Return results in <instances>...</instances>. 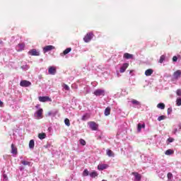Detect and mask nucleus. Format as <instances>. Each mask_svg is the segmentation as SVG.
Wrapping results in <instances>:
<instances>
[{
    "mask_svg": "<svg viewBox=\"0 0 181 181\" xmlns=\"http://www.w3.org/2000/svg\"><path fill=\"white\" fill-rule=\"evenodd\" d=\"M93 37H94V35L93 33H88L86 35H85L83 37L84 42L89 43L90 40H92Z\"/></svg>",
    "mask_w": 181,
    "mask_h": 181,
    "instance_id": "1",
    "label": "nucleus"
},
{
    "mask_svg": "<svg viewBox=\"0 0 181 181\" xmlns=\"http://www.w3.org/2000/svg\"><path fill=\"white\" fill-rule=\"evenodd\" d=\"M38 100L41 103H46V102H52V98L49 96H40L38 97Z\"/></svg>",
    "mask_w": 181,
    "mask_h": 181,
    "instance_id": "2",
    "label": "nucleus"
},
{
    "mask_svg": "<svg viewBox=\"0 0 181 181\" xmlns=\"http://www.w3.org/2000/svg\"><path fill=\"white\" fill-rule=\"evenodd\" d=\"M88 125H89L90 129L92 131H97L98 125L97 124V123L94 122H88Z\"/></svg>",
    "mask_w": 181,
    "mask_h": 181,
    "instance_id": "3",
    "label": "nucleus"
},
{
    "mask_svg": "<svg viewBox=\"0 0 181 181\" xmlns=\"http://www.w3.org/2000/svg\"><path fill=\"white\" fill-rule=\"evenodd\" d=\"M93 94L96 96H104L105 95V90L101 89H97L94 91Z\"/></svg>",
    "mask_w": 181,
    "mask_h": 181,
    "instance_id": "4",
    "label": "nucleus"
},
{
    "mask_svg": "<svg viewBox=\"0 0 181 181\" xmlns=\"http://www.w3.org/2000/svg\"><path fill=\"white\" fill-rule=\"evenodd\" d=\"M21 87H30L31 86V82L27 81V80H23L21 81L20 83Z\"/></svg>",
    "mask_w": 181,
    "mask_h": 181,
    "instance_id": "5",
    "label": "nucleus"
},
{
    "mask_svg": "<svg viewBox=\"0 0 181 181\" xmlns=\"http://www.w3.org/2000/svg\"><path fill=\"white\" fill-rule=\"evenodd\" d=\"M29 55L33 57H38L40 55L39 52L37 51L35 49H32L28 52Z\"/></svg>",
    "mask_w": 181,
    "mask_h": 181,
    "instance_id": "6",
    "label": "nucleus"
},
{
    "mask_svg": "<svg viewBox=\"0 0 181 181\" xmlns=\"http://www.w3.org/2000/svg\"><path fill=\"white\" fill-rule=\"evenodd\" d=\"M55 49V47L52 46V45H48V46H45V47H43V53H47L49 51H52L53 49Z\"/></svg>",
    "mask_w": 181,
    "mask_h": 181,
    "instance_id": "7",
    "label": "nucleus"
},
{
    "mask_svg": "<svg viewBox=\"0 0 181 181\" xmlns=\"http://www.w3.org/2000/svg\"><path fill=\"white\" fill-rule=\"evenodd\" d=\"M56 67L55 66H49L48 69V73L49 75L54 76L56 74Z\"/></svg>",
    "mask_w": 181,
    "mask_h": 181,
    "instance_id": "8",
    "label": "nucleus"
},
{
    "mask_svg": "<svg viewBox=\"0 0 181 181\" xmlns=\"http://www.w3.org/2000/svg\"><path fill=\"white\" fill-rule=\"evenodd\" d=\"M132 175L134 176L135 180L141 181V175L136 172L132 173Z\"/></svg>",
    "mask_w": 181,
    "mask_h": 181,
    "instance_id": "9",
    "label": "nucleus"
},
{
    "mask_svg": "<svg viewBox=\"0 0 181 181\" xmlns=\"http://www.w3.org/2000/svg\"><path fill=\"white\" fill-rule=\"evenodd\" d=\"M129 66V64L128 63L123 64L122 67L120 68V73H124Z\"/></svg>",
    "mask_w": 181,
    "mask_h": 181,
    "instance_id": "10",
    "label": "nucleus"
},
{
    "mask_svg": "<svg viewBox=\"0 0 181 181\" xmlns=\"http://www.w3.org/2000/svg\"><path fill=\"white\" fill-rule=\"evenodd\" d=\"M173 78H175L176 80L180 78L181 76V71L180 70H177L176 71H175L173 74Z\"/></svg>",
    "mask_w": 181,
    "mask_h": 181,
    "instance_id": "11",
    "label": "nucleus"
},
{
    "mask_svg": "<svg viewBox=\"0 0 181 181\" xmlns=\"http://www.w3.org/2000/svg\"><path fill=\"white\" fill-rule=\"evenodd\" d=\"M11 153L13 155H17L18 153V148L13 144H11Z\"/></svg>",
    "mask_w": 181,
    "mask_h": 181,
    "instance_id": "12",
    "label": "nucleus"
},
{
    "mask_svg": "<svg viewBox=\"0 0 181 181\" xmlns=\"http://www.w3.org/2000/svg\"><path fill=\"white\" fill-rule=\"evenodd\" d=\"M108 168V165L107 164H100L98 165V170H105Z\"/></svg>",
    "mask_w": 181,
    "mask_h": 181,
    "instance_id": "13",
    "label": "nucleus"
},
{
    "mask_svg": "<svg viewBox=\"0 0 181 181\" xmlns=\"http://www.w3.org/2000/svg\"><path fill=\"white\" fill-rule=\"evenodd\" d=\"M35 114L36 117H37L38 118H42V115H43V109H39L37 111L35 112Z\"/></svg>",
    "mask_w": 181,
    "mask_h": 181,
    "instance_id": "14",
    "label": "nucleus"
},
{
    "mask_svg": "<svg viewBox=\"0 0 181 181\" xmlns=\"http://www.w3.org/2000/svg\"><path fill=\"white\" fill-rule=\"evenodd\" d=\"M123 58H124L126 59H133L134 55L130 54L129 53H124V54H123Z\"/></svg>",
    "mask_w": 181,
    "mask_h": 181,
    "instance_id": "15",
    "label": "nucleus"
},
{
    "mask_svg": "<svg viewBox=\"0 0 181 181\" xmlns=\"http://www.w3.org/2000/svg\"><path fill=\"white\" fill-rule=\"evenodd\" d=\"M154 72V71L152 69H146L145 71V75L146 76H150L152 75V74Z\"/></svg>",
    "mask_w": 181,
    "mask_h": 181,
    "instance_id": "16",
    "label": "nucleus"
},
{
    "mask_svg": "<svg viewBox=\"0 0 181 181\" xmlns=\"http://www.w3.org/2000/svg\"><path fill=\"white\" fill-rule=\"evenodd\" d=\"M110 112H111V108L110 107H107V108L105 109V116H108L110 115Z\"/></svg>",
    "mask_w": 181,
    "mask_h": 181,
    "instance_id": "17",
    "label": "nucleus"
},
{
    "mask_svg": "<svg viewBox=\"0 0 181 181\" xmlns=\"http://www.w3.org/2000/svg\"><path fill=\"white\" fill-rule=\"evenodd\" d=\"M71 51V48L69 47L64 50L63 53L60 54L61 56L68 54Z\"/></svg>",
    "mask_w": 181,
    "mask_h": 181,
    "instance_id": "18",
    "label": "nucleus"
},
{
    "mask_svg": "<svg viewBox=\"0 0 181 181\" xmlns=\"http://www.w3.org/2000/svg\"><path fill=\"white\" fill-rule=\"evenodd\" d=\"M90 115L88 113H86L85 115H83V117H81V120L83 121H86L87 119H88L90 118Z\"/></svg>",
    "mask_w": 181,
    "mask_h": 181,
    "instance_id": "19",
    "label": "nucleus"
},
{
    "mask_svg": "<svg viewBox=\"0 0 181 181\" xmlns=\"http://www.w3.org/2000/svg\"><path fill=\"white\" fill-rule=\"evenodd\" d=\"M107 155L108 156V157H114L115 156V153H113V151L110 149L107 150Z\"/></svg>",
    "mask_w": 181,
    "mask_h": 181,
    "instance_id": "20",
    "label": "nucleus"
},
{
    "mask_svg": "<svg viewBox=\"0 0 181 181\" xmlns=\"http://www.w3.org/2000/svg\"><path fill=\"white\" fill-rule=\"evenodd\" d=\"M35 147V141L34 140H30L29 141V148L31 149H33Z\"/></svg>",
    "mask_w": 181,
    "mask_h": 181,
    "instance_id": "21",
    "label": "nucleus"
},
{
    "mask_svg": "<svg viewBox=\"0 0 181 181\" xmlns=\"http://www.w3.org/2000/svg\"><path fill=\"white\" fill-rule=\"evenodd\" d=\"M89 175H90V177L92 178H95L98 175V174L96 171H93V172L90 173Z\"/></svg>",
    "mask_w": 181,
    "mask_h": 181,
    "instance_id": "22",
    "label": "nucleus"
},
{
    "mask_svg": "<svg viewBox=\"0 0 181 181\" xmlns=\"http://www.w3.org/2000/svg\"><path fill=\"white\" fill-rule=\"evenodd\" d=\"M38 139H41V140L45 139H46V134H45V133L39 134H38Z\"/></svg>",
    "mask_w": 181,
    "mask_h": 181,
    "instance_id": "23",
    "label": "nucleus"
},
{
    "mask_svg": "<svg viewBox=\"0 0 181 181\" xmlns=\"http://www.w3.org/2000/svg\"><path fill=\"white\" fill-rule=\"evenodd\" d=\"M165 107V105L162 103L157 104V108H160V110H164Z\"/></svg>",
    "mask_w": 181,
    "mask_h": 181,
    "instance_id": "24",
    "label": "nucleus"
},
{
    "mask_svg": "<svg viewBox=\"0 0 181 181\" xmlns=\"http://www.w3.org/2000/svg\"><path fill=\"white\" fill-rule=\"evenodd\" d=\"M132 103L133 105H136V106H140V105H141V103L139 102V101L136 100H134V99H133V100H132Z\"/></svg>",
    "mask_w": 181,
    "mask_h": 181,
    "instance_id": "25",
    "label": "nucleus"
},
{
    "mask_svg": "<svg viewBox=\"0 0 181 181\" xmlns=\"http://www.w3.org/2000/svg\"><path fill=\"white\" fill-rule=\"evenodd\" d=\"M21 163L23 165H25V166H30V161H25V160H22L21 161Z\"/></svg>",
    "mask_w": 181,
    "mask_h": 181,
    "instance_id": "26",
    "label": "nucleus"
},
{
    "mask_svg": "<svg viewBox=\"0 0 181 181\" xmlns=\"http://www.w3.org/2000/svg\"><path fill=\"white\" fill-rule=\"evenodd\" d=\"M167 177H168V180L172 181L173 177L172 173H168Z\"/></svg>",
    "mask_w": 181,
    "mask_h": 181,
    "instance_id": "27",
    "label": "nucleus"
},
{
    "mask_svg": "<svg viewBox=\"0 0 181 181\" xmlns=\"http://www.w3.org/2000/svg\"><path fill=\"white\" fill-rule=\"evenodd\" d=\"M165 60V55H162V56H160L158 62H159L160 64H163V62Z\"/></svg>",
    "mask_w": 181,
    "mask_h": 181,
    "instance_id": "28",
    "label": "nucleus"
},
{
    "mask_svg": "<svg viewBox=\"0 0 181 181\" xmlns=\"http://www.w3.org/2000/svg\"><path fill=\"white\" fill-rule=\"evenodd\" d=\"M174 153V151L171 149H168L166 151H165V155H168V156H170V155H173Z\"/></svg>",
    "mask_w": 181,
    "mask_h": 181,
    "instance_id": "29",
    "label": "nucleus"
},
{
    "mask_svg": "<svg viewBox=\"0 0 181 181\" xmlns=\"http://www.w3.org/2000/svg\"><path fill=\"white\" fill-rule=\"evenodd\" d=\"M89 175H90V174H89L88 170L86 169V170H83V177H87V176H88Z\"/></svg>",
    "mask_w": 181,
    "mask_h": 181,
    "instance_id": "30",
    "label": "nucleus"
},
{
    "mask_svg": "<svg viewBox=\"0 0 181 181\" xmlns=\"http://www.w3.org/2000/svg\"><path fill=\"white\" fill-rule=\"evenodd\" d=\"M176 105L177 106H181V98H177L176 99Z\"/></svg>",
    "mask_w": 181,
    "mask_h": 181,
    "instance_id": "31",
    "label": "nucleus"
},
{
    "mask_svg": "<svg viewBox=\"0 0 181 181\" xmlns=\"http://www.w3.org/2000/svg\"><path fill=\"white\" fill-rule=\"evenodd\" d=\"M165 119H166V116H165V115H160V116L157 119V120H158L159 122H161L162 120Z\"/></svg>",
    "mask_w": 181,
    "mask_h": 181,
    "instance_id": "32",
    "label": "nucleus"
},
{
    "mask_svg": "<svg viewBox=\"0 0 181 181\" xmlns=\"http://www.w3.org/2000/svg\"><path fill=\"white\" fill-rule=\"evenodd\" d=\"M79 142H80V144H81V146H86V141L83 140V139H81L79 140Z\"/></svg>",
    "mask_w": 181,
    "mask_h": 181,
    "instance_id": "33",
    "label": "nucleus"
},
{
    "mask_svg": "<svg viewBox=\"0 0 181 181\" xmlns=\"http://www.w3.org/2000/svg\"><path fill=\"white\" fill-rule=\"evenodd\" d=\"M64 122H65V124H66V126H68V127L70 126V121H69V119L68 118H66V119H65Z\"/></svg>",
    "mask_w": 181,
    "mask_h": 181,
    "instance_id": "34",
    "label": "nucleus"
},
{
    "mask_svg": "<svg viewBox=\"0 0 181 181\" xmlns=\"http://www.w3.org/2000/svg\"><path fill=\"white\" fill-rule=\"evenodd\" d=\"M64 89H65L66 90L69 91L70 90L69 87L68 85L64 84Z\"/></svg>",
    "mask_w": 181,
    "mask_h": 181,
    "instance_id": "35",
    "label": "nucleus"
},
{
    "mask_svg": "<svg viewBox=\"0 0 181 181\" xmlns=\"http://www.w3.org/2000/svg\"><path fill=\"white\" fill-rule=\"evenodd\" d=\"M141 128H142V127H141V123H139V124H138V132H141Z\"/></svg>",
    "mask_w": 181,
    "mask_h": 181,
    "instance_id": "36",
    "label": "nucleus"
},
{
    "mask_svg": "<svg viewBox=\"0 0 181 181\" xmlns=\"http://www.w3.org/2000/svg\"><path fill=\"white\" fill-rule=\"evenodd\" d=\"M176 94L177 96H181V90L180 89L177 90Z\"/></svg>",
    "mask_w": 181,
    "mask_h": 181,
    "instance_id": "37",
    "label": "nucleus"
},
{
    "mask_svg": "<svg viewBox=\"0 0 181 181\" xmlns=\"http://www.w3.org/2000/svg\"><path fill=\"white\" fill-rule=\"evenodd\" d=\"M172 111H173L172 107H169V108H168V110H167V113H168V115L171 114Z\"/></svg>",
    "mask_w": 181,
    "mask_h": 181,
    "instance_id": "38",
    "label": "nucleus"
},
{
    "mask_svg": "<svg viewBox=\"0 0 181 181\" xmlns=\"http://www.w3.org/2000/svg\"><path fill=\"white\" fill-rule=\"evenodd\" d=\"M174 141H175V139H173V138L168 139V142H169V143H172V142H174Z\"/></svg>",
    "mask_w": 181,
    "mask_h": 181,
    "instance_id": "39",
    "label": "nucleus"
},
{
    "mask_svg": "<svg viewBox=\"0 0 181 181\" xmlns=\"http://www.w3.org/2000/svg\"><path fill=\"white\" fill-rule=\"evenodd\" d=\"M19 47H21V49H23L25 47V45L24 44H18V45Z\"/></svg>",
    "mask_w": 181,
    "mask_h": 181,
    "instance_id": "40",
    "label": "nucleus"
},
{
    "mask_svg": "<svg viewBox=\"0 0 181 181\" xmlns=\"http://www.w3.org/2000/svg\"><path fill=\"white\" fill-rule=\"evenodd\" d=\"M178 60V58L176 56H174L173 58V62H177Z\"/></svg>",
    "mask_w": 181,
    "mask_h": 181,
    "instance_id": "41",
    "label": "nucleus"
},
{
    "mask_svg": "<svg viewBox=\"0 0 181 181\" xmlns=\"http://www.w3.org/2000/svg\"><path fill=\"white\" fill-rule=\"evenodd\" d=\"M4 105V103L0 100V107H2Z\"/></svg>",
    "mask_w": 181,
    "mask_h": 181,
    "instance_id": "42",
    "label": "nucleus"
},
{
    "mask_svg": "<svg viewBox=\"0 0 181 181\" xmlns=\"http://www.w3.org/2000/svg\"><path fill=\"white\" fill-rule=\"evenodd\" d=\"M141 128H145V124H141Z\"/></svg>",
    "mask_w": 181,
    "mask_h": 181,
    "instance_id": "43",
    "label": "nucleus"
},
{
    "mask_svg": "<svg viewBox=\"0 0 181 181\" xmlns=\"http://www.w3.org/2000/svg\"><path fill=\"white\" fill-rule=\"evenodd\" d=\"M3 44H4L3 41L0 40V45H3Z\"/></svg>",
    "mask_w": 181,
    "mask_h": 181,
    "instance_id": "44",
    "label": "nucleus"
},
{
    "mask_svg": "<svg viewBox=\"0 0 181 181\" xmlns=\"http://www.w3.org/2000/svg\"><path fill=\"white\" fill-rule=\"evenodd\" d=\"M39 107V105L35 106V108H38Z\"/></svg>",
    "mask_w": 181,
    "mask_h": 181,
    "instance_id": "45",
    "label": "nucleus"
},
{
    "mask_svg": "<svg viewBox=\"0 0 181 181\" xmlns=\"http://www.w3.org/2000/svg\"><path fill=\"white\" fill-rule=\"evenodd\" d=\"M48 115L50 116V115H51V112H49V113H48Z\"/></svg>",
    "mask_w": 181,
    "mask_h": 181,
    "instance_id": "46",
    "label": "nucleus"
},
{
    "mask_svg": "<svg viewBox=\"0 0 181 181\" xmlns=\"http://www.w3.org/2000/svg\"><path fill=\"white\" fill-rule=\"evenodd\" d=\"M175 132H177V129H175Z\"/></svg>",
    "mask_w": 181,
    "mask_h": 181,
    "instance_id": "47",
    "label": "nucleus"
},
{
    "mask_svg": "<svg viewBox=\"0 0 181 181\" xmlns=\"http://www.w3.org/2000/svg\"><path fill=\"white\" fill-rule=\"evenodd\" d=\"M102 181H105V180H102Z\"/></svg>",
    "mask_w": 181,
    "mask_h": 181,
    "instance_id": "48",
    "label": "nucleus"
}]
</instances>
